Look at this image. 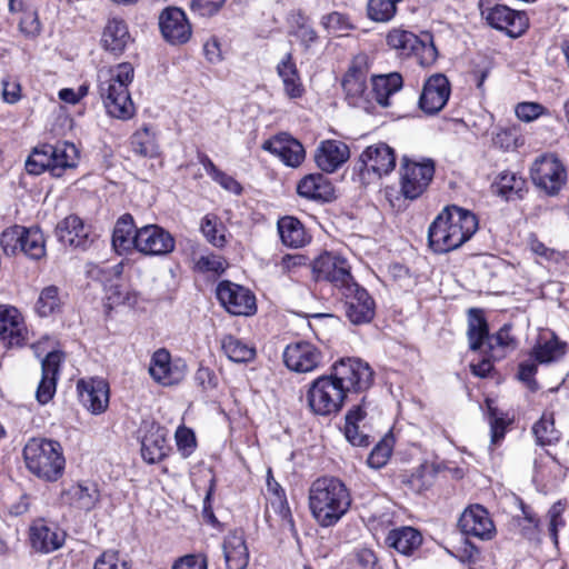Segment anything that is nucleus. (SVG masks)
Segmentation results:
<instances>
[{"label": "nucleus", "instance_id": "nucleus-42", "mask_svg": "<svg viewBox=\"0 0 569 569\" xmlns=\"http://www.w3.org/2000/svg\"><path fill=\"white\" fill-rule=\"evenodd\" d=\"M278 231L283 244L300 248L308 242L303 224L295 217H283L278 221Z\"/></svg>", "mask_w": 569, "mask_h": 569}, {"label": "nucleus", "instance_id": "nucleus-17", "mask_svg": "<svg viewBox=\"0 0 569 569\" xmlns=\"http://www.w3.org/2000/svg\"><path fill=\"white\" fill-rule=\"evenodd\" d=\"M174 247L172 234L158 224H147L136 230V250L144 256H166Z\"/></svg>", "mask_w": 569, "mask_h": 569}, {"label": "nucleus", "instance_id": "nucleus-48", "mask_svg": "<svg viewBox=\"0 0 569 569\" xmlns=\"http://www.w3.org/2000/svg\"><path fill=\"white\" fill-rule=\"evenodd\" d=\"M132 151L141 157L153 158L158 154L154 134L148 129L137 131L131 137Z\"/></svg>", "mask_w": 569, "mask_h": 569}, {"label": "nucleus", "instance_id": "nucleus-60", "mask_svg": "<svg viewBox=\"0 0 569 569\" xmlns=\"http://www.w3.org/2000/svg\"><path fill=\"white\" fill-rule=\"evenodd\" d=\"M292 34L307 50L318 42L317 32L307 22L299 23L293 30Z\"/></svg>", "mask_w": 569, "mask_h": 569}, {"label": "nucleus", "instance_id": "nucleus-38", "mask_svg": "<svg viewBox=\"0 0 569 569\" xmlns=\"http://www.w3.org/2000/svg\"><path fill=\"white\" fill-rule=\"evenodd\" d=\"M297 191L303 198L320 201H330L335 194L332 184L321 173L302 178L298 183Z\"/></svg>", "mask_w": 569, "mask_h": 569}, {"label": "nucleus", "instance_id": "nucleus-25", "mask_svg": "<svg viewBox=\"0 0 569 569\" xmlns=\"http://www.w3.org/2000/svg\"><path fill=\"white\" fill-rule=\"evenodd\" d=\"M77 389L83 406L93 415H100L109 405V386L101 378L78 381Z\"/></svg>", "mask_w": 569, "mask_h": 569}, {"label": "nucleus", "instance_id": "nucleus-44", "mask_svg": "<svg viewBox=\"0 0 569 569\" xmlns=\"http://www.w3.org/2000/svg\"><path fill=\"white\" fill-rule=\"evenodd\" d=\"M20 252L30 259L39 260L46 254V241L39 228H24Z\"/></svg>", "mask_w": 569, "mask_h": 569}, {"label": "nucleus", "instance_id": "nucleus-45", "mask_svg": "<svg viewBox=\"0 0 569 569\" xmlns=\"http://www.w3.org/2000/svg\"><path fill=\"white\" fill-rule=\"evenodd\" d=\"M221 347L226 356L233 362H249L256 356L253 347L233 336H226L221 340Z\"/></svg>", "mask_w": 569, "mask_h": 569}, {"label": "nucleus", "instance_id": "nucleus-49", "mask_svg": "<svg viewBox=\"0 0 569 569\" xmlns=\"http://www.w3.org/2000/svg\"><path fill=\"white\" fill-rule=\"evenodd\" d=\"M61 306L59 289L56 286L46 287L37 301V312L41 317H48L54 313Z\"/></svg>", "mask_w": 569, "mask_h": 569}, {"label": "nucleus", "instance_id": "nucleus-64", "mask_svg": "<svg viewBox=\"0 0 569 569\" xmlns=\"http://www.w3.org/2000/svg\"><path fill=\"white\" fill-rule=\"evenodd\" d=\"M208 560L204 555H186L174 561L172 569H207Z\"/></svg>", "mask_w": 569, "mask_h": 569}, {"label": "nucleus", "instance_id": "nucleus-10", "mask_svg": "<svg viewBox=\"0 0 569 569\" xmlns=\"http://www.w3.org/2000/svg\"><path fill=\"white\" fill-rule=\"evenodd\" d=\"M387 43L400 56L415 57L422 67L430 66L437 59V49L429 34H426L425 39H420L410 31L392 29L387 34Z\"/></svg>", "mask_w": 569, "mask_h": 569}, {"label": "nucleus", "instance_id": "nucleus-26", "mask_svg": "<svg viewBox=\"0 0 569 569\" xmlns=\"http://www.w3.org/2000/svg\"><path fill=\"white\" fill-rule=\"evenodd\" d=\"M0 338L9 347H19L28 338L21 313L14 307L0 306Z\"/></svg>", "mask_w": 569, "mask_h": 569}, {"label": "nucleus", "instance_id": "nucleus-21", "mask_svg": "<svg viewBox=\"0 0 569 569\" xmlns=\"http://www.w3.org/2000/svg\"><path fill=\"white\" fill-rule=\"evenodd\" d=\"M451 87L442 73L430 76L419 97V107L427 114H436L443 109L450 97Z\"/></svg>", "mask_w": 569, "mask_h": 569}, {"label": "nucleus", "instance_id": "nucleus-55", "mask_svg": "<svg viewBox=\"0 0 569 569\" xmlns=\"http://www.w3.org/2000/svg\"><path fill=\"white\" fill-rule=\"evenodd\" d=\"M528 246L533 254L540 257L546 261L559 262L562 259V256L559 251L548 248L545 243L539 241L538 238L533 234L529 237Z\"/></svg>", "mask_w": 569, "mask_h": 569}, {"label": "nucleus", "instance_id": "nucleus-35", "mask_svg": "<svg viewBox=\"0 0 569 569\" xmlns=\"http://www.w3.org/2000/svg\"><path fill=\"white\" fill-rule=\"evenodd\" d=\"M402 77L398 72L371 77V108L373 102L386 108L391 104L390 98L402 88Z\"/></svg>", "mask_w": 569, "mask_h": 569}, {"label": "nucleus", "instance_id": "nucleus-56", "mask_svg": "<svg viewBox=\"0 0 569 569\" xmlns=\"http://www.w3.org/2000/svg\"><path fill=\"white\" fill-rule=\"evenodd\" d=\"M545 107L538 102H520L516 106L515 112L519 120L531 122L545 112Z\"/></svg>", "mask_w": 569, "mask_h": 569}, {"label": "nucleus", "instance_id": "nucleus-2", "mask_svg": "<svg viewBox=\"0 0 569 569\" xmlns=\"http://www.w3.org/2000/svg\"><path fill=\"white\" fill-rule=\"evenodd\" d=\"M350 506V492L340 479L321 477L312 482L309 489V508L319 526H335Z\"/></svg>", "mask_w": 569, "mask_h": 569}, {"label": "nucleus", "instance_id": "nucleus-34", "mask_svg": "<svg viewBox=\"0 0 569 569\" xmlns=\"http://www.w3.org/2000/svg\"><path fill=\"white\" fill-rule=\"evenodd\" d=\"M99 490L93 483H74L63 490L62 502L82 510H92L99 501Z\"/></svg>", "mask_w": 569, "mask_h": 569}, {"label": "nucleus", "instance_id": "nucleus-51", "mask_svg": "<svg viewBox=\"0 0 569 569\" xmlns=\"http://www.w3.org/2000/svg\"><path fill=\"white\" fill-rule=\"evenodd\" d=\"M19 29L28 38H34L41 32V23L38 12L32 8H27L22 11V17L19 21Z\"/></svg>", "mask_w": 569, "mask_h": 569}, {"label": "nucleus", "instance_id": "nucleus-29", "mask_svg": "<svg viewBox=\"0 0 569 569\" xmlns=\"http://www.w3.org/2000/svg\"><path fill=\"white\" fill-rule=\"evenodd\" d=\"M62 360V352L51 351L41 362L42 378L38 386L36 397L42 405L49 402L56 393L57 376Z\"/></svg>", "mask_w": 569, "mask_h": 569}, {"label": "nucleus", "instance_id": "nucleus-36", "mask_svg": "<svg viewBox=\"0 0 569 569\" xmlns=\"http://www.w3.org/2000/svg\"><path fill=\"white\" fill-rule=\"evenodd\" d=\"M56 234L62 244L79 248L86 246L88 230L78 216L70 214L57 224Z\"/></svg>", "mask_w": 569, "mask_h": 569}, {"label": "nucleus", "instance_id": "nucleus-57", "mask_svg": "<svg viewBox=\"0 0 569 569\" xmlns=\"http://www.w3.org/2000/svg\"><path fill=\"white\" fill-rule=\"evenodd\" d=\"M538 360L532 358L531 353L529 358L519 365L518 378L525 382L531 390L537 388L535 375L537 373Z\"/></svg>", "mask_w": 569, "mask_h": 569}, {"label": "nucleus", "instance_id": "nucleus-40", "mask_svg": "<svg viewBox=\"0 0 569 569\" xmlns=\"http://www.w3.org/2000/svg\"><path fill=\"white\" fill-rule=\"evenodd\" d=\"M277 72L282 80L286 96L290 99L301 98L305 92V88L291 53H287L281 59L277 66Z\"/></svg>", "mask_w": 569, "mask_h": 569}, {"label": "nucleus", "instance_id": "nucleus-13", "mask_svg": "<svg viewBox=\"0 0 569 569\" xmlns=\"http://www.w3.org/2000/svg\"><path fill=\"white\" fill-rule=\"evenodd\" d=\"M533 183L549 196L557 194L567 181V170L560 159L552 154H542L531 166Z\"/></svg>", "mask_w": 569, "mask_h": 569}, {"label": "nucleus", "instance_id": "nucleus-61", "mask_svg": "<svg viewBox=\"0 0 569 569\" xmlns=\"http://www.w3.org/2000/svg\"><path fill=\"white\" fill-rule=\"evenodd\" d=\"M271 508L279 516L280 521H281L280 526L282 528L293 529V519H292L291 510H290L289 505L284 498L277 496L271 501Z\"/></svg>", "mask_w": 569, "mask_h": 569}, {"label": "nucleus", "instance_id": "nucleus-37", "mask_svg": "<svg viewBox=\"0 0 569 569\" xmlns=\"http://www.w3.org/2000/svg\"><path fill=\"white\" fill-rule=\"evenodd\" d=\"M421 543V533L412 527L392 529L386 537V545L403 556L412 555Z\"/></svg>", "mask_w": 569, "mask_h": 569}, {"label": "nucleus", "instance_id": "nucleus-22", "mask_svg": "<svg viewBox=\"0 0 569 569\" xmlns=\"http://www.w3.org/2000/svg\"><path fill=\"white\" fill-rule=\"evenodd\" d=\"M29 540L34 551L50 553L63 546L66 533L56 523L37 519L29 528Z\"/></svg>", "mask_w": 569, "mask_h": 569}, {"label": "nucleus", "instance_id": "nucleus-28", "mask_svg": "<svg viewBox=\"0 0 569 569\" xmlns=\"http://www.w3.org/2000/svg\"><path fill=\"white\" fill-rule=\"evenodd\" d=\"M167 432L156 423L147 426L141 439V456L148 463L160 462L168 455Z\"/></svg>", "mask_w": 569, "mask_h": 569}, {"label": "nucleus", "instance_id": "nucleus-52", "mask_svg": "<svg viewBox=\"0 0 569 569\" xmlns=\"http://www.w3.org/2000/svg\"><path fill=\"white\" fill-rule=\"evenodd\" d=\"M93 569H129V563L119 551L109 549L96 559Z\"/></svg>", "mask_w": 569, "mask_h": 569}, {"label": "nucleus", "instance_id": "nucleus-15", "mask_svg": "<svg viewBox=\"0 0 569 569\" xmlns=\"http://www.w3.org/2000/svg\"><path fill=\"white\" fill-rule=\"evenodd\" d=\"M340 292L345 298V313L350 322L362 325L373 319L376 303L365 288L353 281Z\"/></svg>", "mask_w": 569, "mask_h": 569}, {"label": "nucleus", "instance_id": "nucleus-9", "mask_svg": "<svg viewBox=\"0 0 569 569\" xmlns=\"http://www.w3.org/2000/svg\"><path fill=\"white\" fill-rule=\"evenodd\" d=\"M396 167L395 151L387 143L378 142L367 147L356 164L362 183H371L390 173Z\"/></svg>", "mask_w": 569, "mask_h": 569}, {"label": "nucleus", "instance_id": "nucleus-4", "mask_svg": "<svg viewBox=\"0 0 569 569\" xmlns=\"http://www.w3.org/2000/svg\"><path fill=\"white\" fill-rule=\"evenodd\" d=\"M23 458L28 470L47 481L58 480L64 470V457L58 441L32 438L23 448Z\"/></svg>", "mask_w": 569, "mask_h": 569}, {"label": "nucleus", "instance_id": "nucleus-47", "mask_svg": "<svg viewBox=\"0 0 569 569\" xmlns=\"http://www.w3.org/2000/svg\"><path fill=\"white\" fill-rule=\"evenodd\" d=\"M401 0H368L367 14L375 22H389L397 12Z\"/></svg>", "mask_w": 569, "mask_h": 569}, {"label": "nucleus", "instance_id": "nucleus-23", "mask_svg": "<svg viewBox=\"0 0 569 569\" xmlns=\"http://www.w3.org/2000/svg\"><path fill=\"white\" fill-rule=\"evenodd\" d=\"M217 298L232 315H250L256 310V299L250 291L239 284L223 281L217 288Z\"/></svg>", "mask_w": 569, "mask_h": 569}, {"label": "nucleus", "instance_id": "nucleus-6", "mask_svg": "<svg viewBox=\"0 0 569 569\" xmlns=\"http://www.w3.org/2000/svg\"><path fill=\"white\" fill-rule=\"evenodd\" d=\"M347 395L331 373L315 379L308 387L306 402L309 410L321 417L337 415L343 407Z\"/></svg>", "mask_w": 569, "mask_h": 569}, {"label": "nucleus", "instance_id": "nucleus-24", "mask_svg": "<svg viewBox=\"0 0 569 569\" xmlns=\"http://www.w3.org/2000/svg\"><path fill=\"white\" fill-rule=\"evenodd\" d=\"M262 148L292 168L300 166L306 157L303 146L287 133H280L264 141Z\"/></svg>", "mask_w": 569, "mask_h": 569}, {"label": "nucleus", "instance_id": "nucleus-8", "mask_svg": "<svg viewBox=\"0 0 569 569\" xmlns=\"http://www.w3.org/2000/svg\"><path fill=\"white\" fill-rule=\"evenodd\" d=\"M369 62L366 54L355 57L341 80L348 104L363 110L371 109V93L368 87Z\"/></svg>", "mask_w": 569, "mask_h": 569}, {"label": "nucleus", "instance_id": "nucleus-32", "mask_svg": "<svg viewBox=\"0 0 569 569\" xmlns=\"http://www.w3.org/2000/svg\"><path fill=\"white\" fill-rule=\"evenodd\" d=\"M366 407L367 400L363 397L360 405L353 406L346 413L343 432L352 446L368 447L371 442L370 436L363 431L365 426H360L367 416Z\"/></svg>", "mask_w": 569, "mask_h": 569}, {"label": "nucleus", "instance_id": "nucleus-14", "mask_svg": "<svg viewBox=\"0 0 569 569\" xmlns=\"http://www.w3.org/2000/svg\"><path fill=\"white\" fill-rule=\"evenodd\" d=\"M312 270L318 280L329 281L340 291L355 281L348 261L332 252H325L315 259Z\"/></svg>", "mask_w": 569, "mask_h": 569}, {"label": "nucleus", "instance_id": "nucleus-50", "mask_svg": "<svg viewBox=\"0 0 569 569\" xmlns=\"http://www.w3.org/2000/svg\"><path fill=\"white\" fill-rule=\"evenodd\" d=\"M23 231L24 227L14 226L1 233L0 244L6 254L13 256L19 252Z\"/></svg>", "mask_w": 569, "mask_h": 569}, {"label": "nucleus", "instance_id": "nucleus-54", "mask_svg": "<svg viewBox=\"0 0 569 569\" xmlns=\"http://www.w3.org/2000/svg\"><path fill=\"white\" fill-rule=\"evenodd\" d=\"M489 410V425L491 430V443L498 445L503 438L507 428V421L503 417L497 413V410L490 406L488 401Z\"/></svg>", "mask_w": 569, "mask_h": 569}, {"label": "nucleus", "instance_id": "nucleus-59", "mask_svg": "<svg viewBox=\"0 0 569 569\" xmlns=\"http://www.w3.org/2000/svg\"><path fill=\"white\" fill-rule=\"evenodd\" d=\"M390 455L391 448L389 447V445L386 442H379L370 452L367 462L369 467L373 469H379L388 462Z\"/></svg>", "mask_w": 569, "mask_h": 569}, {"label": "nucleus", "instance_id": "nucleus-11", "mask_svg": "<svg viewBox=\"0 0 569 569\" xmlns=\"http://www.w3.org/2000/svg\"><path fill=\"white\" fill-rule=\"evenodd\" d=\"M345 393L363 392L373 385L375 372L368 362L359 358H346L335 362L330 372Z\"/></svg>", "mask_w": 569, "mask_h": 569}, {"label": "nucleus", "instance_id": "nucleus-53", "mask_svg": "<svg viewBox=\"0 0 569 569\" xmlns=\"http://www.w3.org/2000/svg\"><path fill=\"white\" fill-rule=\"evenodd\" d=\"M201 231L207 240L216 247H222L226 242L224 234L218 229L216 217L206 216L201 222Z\"/></svg>", "mask_w": 569, "mask_h": 569}, {"label": "nucleus", "instance_id": "nucleus-12", "mask_svg": "<svg viewBox=\"0 0 569 569\" xmlns=\"http://www.w3.org/2000/svg\"><path fill=\"white\" fill-rule=\"evenodd\" d=\"M400 190L406 199L416 200L428 189L435 176L431 159L421 162L403 158L400 168Z\"/></svg>", "mask_w": 569, "mask_h": 569}, {"label": "nucleus", "instance_id": "nucleus-62", "mask_svg": "<svg viewBox=\"0 0 569 569\" xmlns=\"http://www.w3.org/2000/svg\"><path fill=\"white\" fill-rule=\"evenodd\" d=\"M496 147L502 150H511L518 146V133L515 129H500L492 138Z\"/></svg>", "mask_w": 569, "mask_h": 569}, {"label": "nucleus", "instance_id": "nucleus-30", "mask_svg": "<svg viewBox=\"0 0 569 569\" xmlns=\"http://www.w3.org/2000/svg\"><path fill=\"white\" fill-rule=\"evenodd\" d=\"M131 42L132 37L126 21L119 18L109 19L101 36L102 48L114 56H120Z\"/></svg>", "mask_w": 569, "mask_h": 569}, {"label": "nucleus", "instance_id": "nucleus-27", "mask_svg": "<svg viewBox=\"0 0 569 569\" xmlns=\"http://www.w3.org/2000/svg\"><path fill=\"white\" fill-rule=\"evenodd\" d=\"M350 157L349 147L339 140H325L316 150L315 160L319 169L331 173L338 170Z\"/></svg>", "mask_w": 569, "mask_h": 569}, {"label": "nucleus", "instance_id": "nucleus-5", "mask_svg": "<svg viewBox=\"0 0 569 569\" xmlns=\"http://www.w3.org/2000/svg\"><path fill=\"white\" fill-rule=\"evenodd\" d=\"M78 149L73 143H44L33 149L26 161V169L31 174L49 171L53 177H61L66 169L78 163Z\"/></svg>", "mask_w": 569, "mask_h": 569}, {"label": "nucleus", "instance_id": "nucleus-16", "mask_svg": "<svg viewBox=\"0 0 569 569\" xmlns=\"http://www.w3.org/2000/svg\"><path fill=\"white\" fill-rule=\"evenodd\" d=\"M481 16L488 24L497 30L505 31L508 36L517 38L528 28V18L525 12L511 10L507 6L496 4L485 8L480 2Z\"/></svg>", "mask_w": 569, "mask_h": 569}, {"label": "nucleus", "instance_id": "nucleus-46", "mask_svg": "<svg viewBox=\"0 0 569 569\" xmlns=\"http://www.w3.org/2000/svg\"><path fill=\"white\" fill-rule=\"evenodd\" d=\"M537 443L540 446L553 445L560 439V432L555 427L553 413L545 412L532 427Z\"/></svg>", "mask_w": 569, "mask_h": 569}, {"label": "nucleus", "instance_id": "nucleus-63", "mask_svg": "<svg viewBox=\"0 0 569 569\" xmlns=\"http://www.w3.org/2000/svg\"><path fill=\"white\" fill-rule=\"evenodd\" d=\"M196 266L199 271L219 274L224 271L226 262L220 256L208 254L200 257Z\"/></svg>", "mask_w": 569, "mask_h": 569}, {"label": "nucleus", "instance_id": "nucleus-19", "mask_svg": "<svg viewBox=\"0 0 569 569\" xmlns=\"http://www.w3.org/2000/svg\"><path fill=\"white\" fill-rule=\"evenodd\" d=\"M458 527L468 537H475L482 541L492 540L496 537V526L487 511L480 505H473L461 513Z\"/></svg>", "mask_w": 569, "mask_h": 569}, {"label": "nucleus", "instance_id": "nucleus-3", "mask_svg": "<svg viewBox=\"0 0 569 569\" xmlns=\"http://www.w3.org/2000/svg\"><path fill=\"white\" fill-rule=\"evenodd\" d=\"M133 76L134 69L129 62L99 70V94L111 117L121 120L133 117L136 110L128 90Z\"/></svg>", "mask_w": 569, "mask_h": 569}, {"label": "nucleus", "instance_id": "nucleus-41", "mask_svg": "<svg viewBox=\"0 0 569 569\" xmlns=\"http://www.w3.org/2000/svg\"><path fill=\"white\" fill-rule=\"evenodd\" d=\"M136 228L131 214H122L116 222L112 233V244L118 251L136 249Z\"/></svg>", "mask_w": 569, "mask_h": 569}, {"label": "nucleus", "instance_id": "nucleus-20", "mask_svg": "<svg viewBox=\"0 0 569 569\" xmlns=\"http://www.w3.org/2000/svg\"><path fill=\"white\" fill-rule=\"evenodd\" d=\"M159 28L164 40L171 44H183L192 34V28L184 11L177 7H168L161 11Z\"/></svg>", "mask_w": 569, "mask_h": 569}, {"label": "nucleus", "instance_id": "nucleus-33", "mask_svg": "<svg viewBox=\"0 0 569 569\" xmlns=\"http://www.w3.org/2000/svg\"><path fill=\"white\" fill-rule=\"evenodd\" d=\"M184 366H172L170 361V353L160 349L152 356L150 375L151 377L162 383L163 386H171L178 383L184 376Z\"/></svg>", "mask_w": 569, "mask_h": 569}, {"label": "nucleus", "instance_id": "nucleus-39", "mask_svg": "<svg viewBox=\"0 0 569 569\" xmlns=\"http://www.w3.org/2000/svg\"><path fill=\"white\" fill-rule=\"evenodd\" d=\"M530 353L539 363H550L563 357L566 343L561 342L552 332H543L538 337Z\"/></svg>", "mask_w": 569, "mask_h": 569}, {"label": "nucleus", "instance_id": "nucleus-7", "mask_svg": "<svg viewBox=\"0 0 569 569\" xmlns=\"http://www.w3.org/2000/svg\"><path fill=\"white\" fill-rule=\"evenodd\" d=\"M511 327L505 325L500 330L489 336V329L481 310L470 309L468 313V340L471 350H479L483 346L492 352L491 358H501L503 355L499 349L511 348L515 349L516 343L513 337L510 335Z\"/></svg>", "mask_w": 569, "mask_h": 569}, {"label": "nucleus", "instance_id": "nucleus-58", "mask_svg": "<svg viewBox=\"0 0 569 569\" xmlns=\"http://www.w3.org/2000/svg\"><path fill=\"white\" fill-rule=\"evenodd\" d=\"M226 0H191V10L201 17H212L219 12Z\"/></svg>", "mask_w": 569, "mask_h": 569}, {"label": "nucleus", "instance_id": "nucleus-43", "mask_svg": "<svg viewBox=\"0 0 569 569\" xmlns=\"http://www.w3.org/2000/svg\"><path fill=\"white\" fill-rule=\"evenodd\" d=\"M526 181L515 172H502L497 182L496 191L506 200H516L523 197Z\"/></svg>", "mask_w": 569, "mask_h": 569}, {"label": "nucleus", "instance_id": "nucleus-31", "mask_svg": "<svg viewBox=\"0 0 569 569\" xmlns=\"http://www.w3.org/2000/svg\"><path fill=\"white\" fill-rule=\"evenodd\" d=\"M227 569H246L249 563V550L241 531L229 532L222 543Z\"/></svg>", "mask_w": 569, "mask_h": 569}, {"label": "nucleus", "instance_id": "nucleus-1", "mask_svg": "<svg viewBox=\"0 0 569 569\" xmlns=\"http://www.w3.org/2000/svg\"><path fill=\"white\" fill-rule=\"evenodd\" d=\"M477 230L475 213L457 206L446 207L428 228V246L435 253H447L460 248Z\"/></svg>", "mask_w": 569, "mask_h": 569}, {"label": "nucleus", "instance_id": "nucleus-18", "mask_svg": "<svg viewBox=\"0 0 569 569\" xmlns=\"http://www.w3.org/2000/svg\"><path fill=\"white\" fill-rule=\"evenodd\" d=\"M286 367L298 373H308L318 369L322 362V352L311 342L290 343L283 351Z\"/></svg>", "mask_w": 569, "mask_h": 569}]
</instances>
